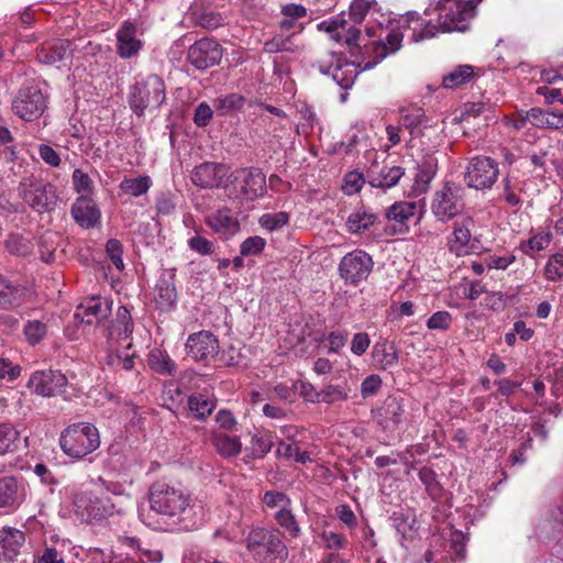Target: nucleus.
<instances>
[{"label":"nucleus","instance_id":"09e8293b","mask_svg":"<svg viewBox=\"0 0 563 563\" xmlns=\"http://www.w3.org/2000/svg\"><path fill=\"white\" fill-rule=\"evenodd\" d=\"M152 186V179L147 175L135 178L125 177L119 185L121 191L132 197L145 195Z\"/></svg>","mask_w":563,"mask_h":563},{"label":"nucleus","instance_id":"7ed1b4c3","mask_svg":"<svg viewBox=\"0 0 563 563\" xmlns=\"http://www.w3.org/2000/svg\"><path fill=\"white\" fill-rule=\"evenodd\" d=\"M100 434L90 422H76L66 427L59 435V446L65 455L81 461L100 446Z\"/></svg>","mask_w":563,"mask_h":563},{"label":"nucleus","instance_id":"774afa93","mask_svg":"<svg viewBox=\"0 0 563 563\" xmlns=\"http://www.w3.org/2000/svg\"><path fill=\"white\" fill-rule=\"evenodd\" d=\"M73 184L74 188L78 194L88 195L92 191V180L90 176L77 168L73 172Z\"/></svg>","mask_w":563,"mask_h":563},{"label":"nucleus","instance_id":"f257e3e1","mask_svg":"<svg viewBox=\"0 0 563 563\" xmlns=\"http://www.w3.org/2000/svg\"><path fill=\"white\" fill-rule=\"evenodd\" d=\"M379 10L380 7L376 0H352L349 18L354 24H351L342 13L328 21H322L318 27L327 32L338 43H343L349 47H358L361 30L355 24H361L367 14L377 13Z\"/></svg>","mask_w":563,"mask_h":563},{"label":"nucleus","instance_id":"69168bd1","mask_svg":"<svg viewBox=\"0 0 563 563\" xmlns=\"http://www.w3.org/2000/svg\"><path fill=\"white\" fill-rule=\"evenodd\" d=\"M263 503L267 508H276L284 509L286 507H291V499L282 492L268 490L264 494Z\"/></svg>","mask_w":563,"mask_h":563},{"label":"nucleus","instance_id":"c85d7f7f","mask_svg":"<svg viewBox=\"0 0 563 563\" xmlns=\"http://www.w3.org/2000/svg\"><path fill=\"white\" fill-rule=\"evenodd\" d=\"M227 175L222 164L206 162L196 166L191 173V181L200 188H218Z\"/></svg>","mask_w":563,"mask_h":563},{"label":"nucleus","instance_id":"aec40b11","mask_svg":"<svg viewBox=\"0 0 563 563\" xmlns=\"http://www.w3.org/2000/svg\"><path fill=\"white\" fill-rule=\"evenodd\" d=\"M206 225L223 239L238 234L241 224L236 213L227 206H222L205 218Z\"/></svg>","mask_w":563,"mask_h":563},{"label":"nucleus","instance_id":"5fc2aeb1","mask_svg":"<svg viewBox=\"0 0 563 563\" xmlns=\"http://www.w3.org/2000/svg\"><path fill=\"white\" fill-rule=\"evenodd\" d=\"M418 476L421 483L424 485L427 493L432 498L441 496L442 486L437 479V473L429 466H423L419 470Z\"/></svg>","mask_w":563,"mask_h":563},{"label":"nucleus","instance_id":"8fccbe9b","mask_svg":"<svg viewBox=\"0 0 563 563\" xmlns=\"http://www.w3.org/2000/svg\"><path fill=\"white\" fill-rule=\"evenodd\" d=\"M246 99L239 93H229L213 100V107L219 115H227L244 107Z\"/></svg>","mask_w":563,"mask_h":563},{"label":"nucleus","instance_id":"338daca9","mask_svg":"<svg viewBox=\"0 0 563 563\" xmlns=\"http://www.w3.org/2000/svg\"><path fill=\"white\" fill-rule=\"evenodd\" d=\"M452 324V316L449 311H437L427 320V327L430 330L446 331Z\"/></svg>","mask_w":563,"mask_h":563},{"label":"nucleus","instance_id":"473e14b6","mask_svg":"<svg viewBox=\"0 0 563 563\" xmlns=\"http://www.w3.org/2000/svg\"><path fill=\"white\" fill-rule=\"evenodd\" d=\"M111 305L99 297H92L86 302L77 307L75 317L80 319L82 323L93 324L99 323L103 318L110 314Z\"/></svg>","mask_w":563,"mask_h":563},{"label":"nucleus","instance_id":"f704fd0d","mask_svg":"<svg viewBox=\"0 0 563 563\" xmlns=\"http://www.w3.org/2000/svg\"><path fill=\"white\" fill-rule=\"evenodd\" d=\"M372 358L379 369H388L398 364L399 351L394 342L380 338L373 345Z\"/></svg>","mask_w":563,"mask_h":563},{"label":"nucleus","instance_id":"393cba45","mask_svg":"<svg viewBox=\"0 0 563 563\" xmlns=\"http://www.w3.org/2000/svg\"><path fill=\"white\" fill-rule=\"evenodd\" d=\"M474 219L472 217L463 218L461 221L454 222L453 232L448 236V249L456 256L470 253L472 241V229L474 228Z\"/></svg>","mask_w":563,"mask_h":563},{"label":"nucleus","instance_id":"b1692460","mask_svg":"<svg viewBox=\"0 0 563 563\" xmlns=\"http://www.w3.org/2000/svg\"><path fill=\"white\" fill-rule=\"evenodd\" d=\"M117 54L122 59L136 57L142 47L143 42L137 37L136 25L130 21L123 22L115 33Z\"/></svg>","mask_w":563,"mask_h":563},{"label":"nucleus","instance_id":"2eb2a0df","mask_svg":"<svg viewBox=\"0 0 563 563\" xmlns=\"http://www.w3.org/2000/svg\"><path fill=\"white\" fill-rule=\"evenodd\" d=\"M222 56L221 44L213 38L203 37L189 47L187 58L196 69L206 70L219 65Z\"/></svg>","mask_w":563,"mask_h":563},{"label":"nucleus","instance_id":"052dcab7","mask_svg":"<svg viewBox=\"0 0 563 563\" xmlns=\"http://www.w3.org/2000/svg\"><path fill=\"white\" fill-rule=\"evenodd\" d=\"M188 247L192 252L201 256H208L214 253L216 245L212 241L208 240L205 236L196 234L188 240Z\"/></svg>","mask_w":563,"mask_h":563},{"label":"nucleus","instance_id":"79ce46f5","mask_svg":"<svg viewBox=\"0 0 563 563\" xmlns=\"http://www.w3.org/2000/svg\"><path fill=\"white\" fill-rule=\"evenodd\" d=\"M377 221L376 214L364 208L355 209L346 219L345 227L351 234L368 231Z\"/></svg>","mask_w":563,"mask_h":563},{"label":"nucleus","instance_id":"2f4dec72","mask_svg":"<svg viewBox=\"0 0 563 563\" xmlns=\"http://www.w3.org/2000/svg\"><path fill=\"white\" fill-rule=\"evenodd\" d=\"M417 205L410 201H399L386 209L385 217L393 223V234H404L409 231L411 218L416 213Z\"/></svg>","mask_w":563,"mask_h":563},{"label":"nucleus","instance_id":"f8f14e48","mask_svg":"<svg viewBox=\"0 0 563 563\" xmlns=\"http://www.w3.org/2000/svg\"><path fill=\"white\" fill-rule=\"evenodd\" d=\"M499 176L498 163L489 156L476 155L470 158L465 172L464 183L476 190L490 189Z\"/></svg>","mask_w":563,"mask_h":563},{"label":"nucleus","instance_id":"bb28decb","mask_svg":"<svg viewBox=\"0 0 563 563\" xmlns=\"http://www.w3.org/2000/svg\"><path fill=\"white\" fill-rule=\"evenodd\" d=\"M23 503V488L15 476L0 477V514H11Z\"/></svg>","mask_w":563,"mask_h":563},{"label":"nucleus","instance_id":"1a4fd4ad","mask_svg":"<svg viewBox=\"0 0 563 563\" xmlns=\"http://www.w3.org/2000/svg\"><path fill=\"white\" fill-rule=\"evenodd\" d=\"M75 514L82 522H101L121 509L108 496H98L92 492H79L74 496Z\"/></svg>","mask_w":563,"mask_h":563},{"label":"nucleus","instance_id":"4468645a","mask_svg":"<svg viewBox=\"0 0 563 563\" xmlns=\"http://www.w3.org/2000/svg\"><path fill=\"white\" fill-rule=\"evenodd\" d=\"M67 385L66 375L53 369L35 371L27 382V387L33 394L48 398L63 395Z\"/></svg>","mask_w":563,"mask_h":563},{"label":"nucleus","instance_id":"5701e85b","mask_svg":"<svg viewBox=\"0 0 563 563\" xmlns=\"http://www.w3.org/2000/svg\"><path fill=\"white\" fill-rule=\"evenodd\" d=\"M71 549V541L52 534L44 539L42 547L33 555V563H66V553Z\"/></svg>","mask_w":563,"mask_h":563},{"label":"nucleus","instance_id":"6e6552de","mask_svg":"<svg viewBox=\"0 0 563 563\" xmlns=\"http://www.w3.org/2000/svg\"><path fill=\"white\" fill-rule=\"evenodd\" d=\"M483 0H444L438 21L442 32H466Z\"/></svg>","mask_w":563,"mask_h":563},{"label":"nucleus","instance_id":"39448f33","mask_svg":"<svg viewBox=\"0 0 563 563\" xmlns=\"http://www.w3.org/2000/svg\"><path fill=\"white\" fill-rule=\"evenodd\" d=\"M245 547L257 563H284L288 558V549L275 530L252 529L245 539Z\"/></svg>","mask_w":563,"mask_h":563},{"label":"nucleus","instance_id":"c03bdc74","mask_svg":"<svg viewBox=\"0 0 563 563\" xmlns=\"http://www.w3.org/2000/svg\"><path fill=\"white\" fill-rule=\"evenodd\" d=\"M188 410L198 420H206L216 408V400L203 394H194L188 397Z\"/></svg>","mask_w":563,"mask_h":563},{"label":"nucleus","instance_id":"4d7b16f0","mask_svg":"<svg viewBox=\"0 0 563 563\" xmlns=\"http://www.w3.org/2000/svg\"><path fill=\"white\" fill-rule=\"evenodd\" d=\"M23 333L31 345H36L46 336L47 325L40 320H29L23 327Z\"/></svg>","mask_w":563,"mask_h":563},{"label":"nucleus","instance_id":"680f3d73","mask_svg":"<svg viewBox=\"0 0 563 563\" xmlns=\"http://www.w3.org/2000/svg\"><path fill=\"white\" fill-rule=\"evenodd\" d=\"M266 240L262 236L254 235L245 239L240 245L242 256H255L263 252Z\"/></svg>","mask_w":563,"mask_h":563},{"label":"nucleus","instance_id":"cd10ccee","mask_svg":"<svg viewBox=\"0 0 563 563\" xmlns=\"http://www.w3.org/2000/svg\"><path fill=\"white\" fill-rule=\"evenodd\" d=\"M175 271H164L155 285V302L158 309L163 311L172 310L177 301V290L175 285Z\"/></svg>","mask_w":563,"mask_h":563},{"label":"nucleus","instance_id":"a211bd4d","mask_svg":"<svg viewBox=\"0 0 563 563\" xmlns=\"http://www.w3.org/2000/svg\"><path fill=\"white\" fill-rule=\"evenodd\" d=\"M74 53L73 42L67 38H51L36 47L35 59L45 66H56L71 58Z\"/></svg>","mask_w":563,"mask_h":563},{"label":"nucleus","instance_id":"6e6d98bb","mask_svg":"<svg viewBox=\"0 0 563 563\" xmlns=\"http://www.w3.org/2000/svg\"><path fill=\"white\" fill-rule=\"evenodd\" d=\"M276 454L286 459H294L296 462L305 464L310 461V454L307 451H300L295 443L280 441L276 449Z\"/></svg>","mask_w":563,"mask_h":563},{"label":"nucleus","instance_id":"864d4df0","mask_svg":"<svg viewBox=\"0 0 563 563\" xmlns=\"http://www.w3.org/2000/svg\"><path fill=\"white\" fill-rule=\"evenodd\" d=\"M291 37L292 35H276L272 40L266 41L263 48L269 54L279 52L296 53L299 49V46L291 42Z\"/></svg>","mask_w":563,"mask_h":563},{"label":"nucleus","instance_id":"de8ad7c7","mask_svg":"<svg viewBox=\"0 0 563 563\" xmlns=\"http://www.w3.org/2000/svg\"><path fill=\"white\" fill-rule=\"evenodd\" d=\"M474 76V68L471 65H459L442 78V86L446 89L461 87Z\"/></svg>","mask_w":563,"mask_h":563},{"label":"nucleus","instance_id":"ddd939ff","mask_svg":"<svg viewBox=\"0 0 563 563\" xmlns=\"http://www.w3.org/2000/svg\"><path fill=\"white\" fill-rule=\"evenodd\" d=\"M374 262L365 251L354 250L346 253L340 261L339 274L345 284L356 286L367 279Z\"/></svg>","mask_w":563,"mask_h":563},{"label":"nucleus","instance_id":"72a5a7b5","mask_svg":"<svg viewBox=\"0 0 563 563\" xmlns=\"http://www.w3.org/2000/svg\"><path fill=\"white\" fill-rule=\"evenodd\" d=\"M71 214L75 221L85 229L93 228L99 223L101 217L97 203L86 196L77 198L71 207Z\"/></svg>","mask_w":563,"mask_h":563},{"label":"nucleus","instance_id":"4c0bfd02","mask_svg":"<svg viewBox=\"0 0 563 563\" xmlns=\"http://www.w3.org/2000/svg\"><path fill=\"white\" fill-rule=\"evenodd\" d=\"M525 119L532 125L541 129H563V112L531 108L526 112Z\"/></svg>","mask_w":563,"mask_h":563},{"label":"nucleus","instance_id":"dca6fc26","mask_svg":"<svg viewBox=\"0 0 563 563\" xmlns=\"http://www.w3.org/2000/svg\"><path fill=\"white\" fill-rule=\"evenodd\" d=\"M45 107L42 91L34 86L20 89L12 103L14 113L24 121H34L40 118Z\"/></svg>","mask_w":563,"mask_h":563},{"label":"nucleus","instance_id":"603ef678","mask_svg":"<svg viewBox=\"0 0 563 563\" xmlns=\"http://www.w3.org/2000/svg\"><path fill=\"white\" fill-rule=\"evenodd\" d=\"M551 241L552 234L550 232H539L527 241H522L519 249L523 254L533 256L534 253L547 249Z\"/></svg>","mask_w":563,"mask_h":563},{"label":"nucleus","instance_id":"20e7f679","mask_svg":"<svg viewBox=\"0 0 563 563\" xmlns=\"http://www.w3.org/2000/svg\"><path fill=\"white\" fill-rule=\"evenodd\" d=\"M166 98L164 79L156 74L139 76L130 87L129 106L134 114L143 117L145 111L157 110Z\"/></svg>","mask_w":563,"mask_h":563},{"label":"nucleus","instance_id":"a19ab883","mask_svg":"<svg viewBox=\"0 0 563 563\" xmlns=\"http://www.w3.org/2000/svg\"><path fill=\"white\" fill-rule=\"evenodd\" d=\"M438 170V159L433 154H426L418 164L415 185L418 190L426 191Z\"/></svg>","mask_w":563,"mask_h":563},{"label":"nucleus","instance_id":"bf43d9fd","mask_svg":"<svg viewBox=\"0 0 563 563\" xmlns=\"http://www.w3.org/2000/svg\"><path fill=\"white\" fill-rule=\"evenodd\" d=\"M349 397L347 390L339 385L325 386L321 391L316 393V400L325 404L344 401Z\"/></svg>","mask_w":563,"mask_h":563},{"label":"nucleus","instance_id":"c756f323","mask_svg":"<svg viewBox=\"0 0 563 563\" xmlns=\"http://www.w3.org/2000/svg\"><path fill=\"white\" fill-rule=\"evenodd\" d=\"M433 120L427 117L423 108L417 104H408L399 108L400 128L407 130L411 139L419 135V132L429 128Z\"/></svg>","mask_w":563,"mask_h":563},{"label":"nucleus","instance_id":"ea45409f","mask_svg":"<svg viewBox=\"0 0 563 563\" xmlns=\"http://www.w3.org/2000/svg\"><path fill=\"white\" fill-rule=\"evenodd\" d=\"M27 289L23 285L9 283L0 291V308L14 310L26 302Z\"/></svg>","mask_w":563,"mask_h":563},{"label":"nucleus","instance_id":"49530a36","mask_svg":"<svg viewBox=\"0 0 563 563\" xmlns=\"http://www.w3.org/2000/svg\"><path fill=\"white\" fill-rule=\"evenodd\" d=\"M212 443L217 452L223 457L235 456L241 452L242 443L238 437H231L224 433L216 434Z\"/></svg>","mask_w":563,"mask_h":563},{"label":"nucleus","instance_id":"7c9ffc66","mask_svg":"<svg viewBox=\"0 0 563 563\" xmlns=\"http://www.w3.org/2000/svg\"><path fill=\"white\" fill-rule=\"evenodd\" d=\"M25 533L13 527H3L0 530V554L7 562H13L25 544Z\"/></svg>","mask_w":563,"mask_h":563},{"label":"nucleus","instance_id":"0eeeda50","mask_svg":"<svg viewBox=\"0 0 563 563\" xmlns=\"http://www.w3.org/2000/svg\"><path fill=\"white\" fill-rule=\"evenodd\" d=\"M18 192L31 209L40 213L55 210L59 201L56 187L34 175L25 176L20 180Z\"/></svg>","mask_w":563,"mask_h":563},{"label":"nucleus","instance_id":"4be33fe9","mask_svg":"<svg viewBox=\"0 0 563 563\" xmlns=\"http://www.w3.org/2000/svg\"><path fill=\"white\" fill-rule=\"evenodd\" d=\"M119 542L126 548V561L129 563H161L163 551L148 543H143L135 537H120Z\"/></svg>","mask_w":563,"mask_h":563},{"label":"nucleus","instance_id":"f03ea898","mask_svg":"<svg viewBox=\"0 0 563 563\" xmlns=\"http://www.w3.org/2000/svg\"><path fill=\"white\" fill-rule=\"evenodd\" d=\"M150 509L163 519H179L191 503L190 494L180 485L158 479L147 492Z\"/></svg>","mask_w":563,"mask_h":563},{"label":"nucleus","instance_id":"423d86ee","mask_svg":"<svg viewBox=\"0 0 563 563\" xmlns=\"http://www.w3.org/2000/svg\"><path fill=\"white\" fill-rule=\"evenodd\" d=\"M371 416L386 437L395 438L409 419L408 400L401 396L389 395L371 410Z\"/></svg>","mask_w":563,"mask_h":563},{"label":"nucleus","instance_id":"a878e982","mask_svg":"<svg viewBox=\"0 0 563 563\" xmlns=\"http://www.w3.org/2000/svg\"><path fill=\"white\" fill-rule=\"evenodd\" d=\"M235 179H241V194L246 200H255L266 192V176L257 167L239 170Z\"/></svg>","mask_w":563,"mask_h":563},{"label":"nucleus","instance_id":"f3484780","mask_svg":"<svg viewBox=\"0 0 563 563\" xmlns=\"http://www.w3.org/2000/svg\"><path fill=\"white\" fill-rule=\"evenodd\" d=\"M404 32L398 27V31H390L385 37L379 34L377 41H374L371 45H365L366 52L372 56V59L364 60L362 70L372 69L385 57L396 53L401 47Z\"/></svg>","mask_w":563,"mask_h":563},{"label":"nucleus","instance_id":"13d9d810","mask_svg":"<svg viewBox=\"0 0 563 563\" xmlns=\"http://www.w3.org/2000/svg\"><path fill=\"white\" fill-rule=\"evenodd\" d=\"M288 222L289 213L285 211L264 213L258 219L260 225L269 232L282 229L283 227L287 225Z\"/></svg>","mask_w":563,"mask_h":563},{"label":"nucleus","instance_id":"9d476101","mask_svg":"<svg viewBox=\"0 0 563 563\" xmlns=\"http://www.w3.org/2000/svg\"><path fill=\"white\" fill-rule=\"evenodd\" d=\"M464 188L453 181H446L437 190L431 201V212L440 222L446 223L465 209Z\"/></svg>","mask_w":563,"mask_h":563},{"label":"nucleus","instance_id":"3c124183","mask_svg":"<svg viewBox=\"0 0 563 563\" xmlns=\"http://www.w3.org/2000/svg\"><path fill=\"white\" fill-rule=\"evenodd\" d=\"M274 519L276 520L278 526L291 538H298L300 536V526L295 515L292 514L290 507L278 509L274 515Z\"/></svg>","mask_w":563,"mask_h":563},{"label":"nucleus","instance_id":"9b49d317","mask_svg":"<svg viewBox=\"0 0 563 563\" xmlns=\"http://www.w3.org/2000/svg\"><path fill=\"white\" fill-rule=\"evenodd\" d=\"M361 64L357 66L342 58L341 55L332 51L325 52L323 56L318 58L312 67L317 68L321 74L331 76L342 89L347 90L353 85L357 77Z\"/></svg>","mask_w":563,"mask_h":563},{"label":"nucleus","instance_id":"e2e57ef3","mask_svg":"<svg viewBox=\"0 0 563 563\" xmlns=\"http://www.w3.org/2000/svg\"><path fill=\"white\" fill-rule=\"evenodd\" d=\"M544 275L545 277L555 282L563 277V254L556 253L552 255L544 268Z\"/></svg>","mask_w":563,"mask_h":563},{"label":"nucleus","instance_id":"e433bc0d","mask_svg":"<svg viewBox=\"0 0 563 563\" xmlns=\"http://www.w3.org/2000/svg\"><path fill=\"white\" fill-rule=\"evenodd\" d=\"M133 321L129 309L120 306L115 313V319L108 327V338L110 340H128L133 332Z\"/></svg>","mask_w":563,"mask_h":563},{"label":"nucleus","instance_id":"37998d69","mask_svg":"<svg viewBox=\"0 0 563 563\" xmlns=\"http://www.w3.org/2000/svg\"><path fill=\"white\" fill-rule=\"evenodd\" d=\"M20 431L11 422H0V456L19 450Z\"/></svg>","mask_w":563,"mask_h":563},{"label":"nucleus","instance_id":"0e129e2a","mask_svg":"<svg viewBox=\"0 0 563 563\" xmlns=\"http://www.w3.org/2000/svg\"><path fill=\"white\" fill-rule=\"evenodd\" d=\"M106 253L109 256L110 261L114 265V267L119 271L124 268L123 263V245L117 239H110L106 243Z\"/></svg>","mask_w":563,"mask_h":563},{"label":"nucleus","instance_id":"c9c22d12","mask_svg":"<svg viewBox=\"0 0 563 563\" xmlns=\"http://www.w3.org/2000/svg\"><path fill=\"white\" fill-rule=\"evenodd\" d=\"M442 141V129L438 122L433 121L429 128L419 132V135L413 139L410 137L409 143L411 147H420L426 154H433L440 146Z\"/></svg>","mask_w":563,"mask_h":563},{"label":"nucleus","instance_id":"6ab92c4d","mask_svg":"<svg viewBox=\"0 0 563 563\" xmlns=\"http://www.w3.org/2000/svg\"><path fill=\"white\" fill-rule=\"evenodd\" d=\"M219 341L210 331H199L188 336L186 342L187 354L196 361L209 362L219 353Z\"/></svg>","mask_w":563,"mask_h":563},{"label":"nucleus","instance_id":"58836bf2","mask_svg":"<svg viewBox=\"0 0 563 563\" xmlns=\"http://www.w3.org/2000/svg\"><path fill=\"white\" fill-rule=\"evenodd\" d=\"M404 175L402 167L385 164L379 172L369 174L368 184L374 188L387 189L395 187Z\"/></svg>","mask_w":563,"mask_h":563},{"label":"nucleus","instance_id":"a18cd8bd","mask_svg":"<svg viewBox=\"0 0 563 563\" xmlns=\"http://www.w3.org/2000/svg\"><path fill=\"white\" fill-rule=\"evenodd\" d=\"M148 366L155 373L161 375H174L176 373V364L170 356L158 349L150 352L147 358Z\"/></svg>","mask_w":563,"mask_h":563},{"label":"nucleus","instance_id":"412c9836","mask_svg":"<svg viewBox=\"0 0 563 563\" xmlns=\"http://www.w3.org/2000/svg\"><path fill=\"white\" fill-rule=\"evenodd\" d=\"M397 23L400 30L411 31L410 38L416 43L432 38L442 31L439 22L434 24L427 21L416 11H409L401 15Z\"/></svg>","mask_w":563,"mask_h":563}]
</instances>
